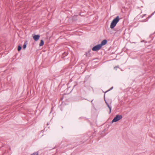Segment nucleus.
Wrapping results in <instances>:
<instances>
[{"label": "nucleus", "instance_id": "obj_6", "mask_svg": "<svg viewBox=\"0 0 155 155\" xmlns=\"http://www.w3.org/2000/svg\"><path fill=\"white\" fill-rule=\"evenodd\" d=\"M106 104H107V107L109 108V110H110L109 114H110L111 111V107H110V106L108 104L107 102H106Z\"/></svg>", "mask_w": 155, "mask_h": 155}, {"label": "nucleus", "instance_id": "obj_1", "mask_svg": "<svg viewBox=\"0 0 155 155\" xmlns=\"http://www.w3.org/2000/svg\"><path fill=\"white\" fill-rule=\"evenodd\" d=\"M120 20V18L118 16H117L112 21L110 25V28L112 29L114 28L115 26L116 25V24L117 23V22L119 21Z\"/></svg>", "mask_w": 155, "mask_h": 155}, {"label": "nucleus", "instance_id": "obj_4", "mask_svg": "<svg viewBox=\"0 0 155 155\" xmlns=\"http://www.w3.org/2000/svg\"><path fill=\"white\" fill-rule=\"evenodd\" d=\"M32 36L35 41H38L39 38L40 37L39 35H32Z\"/></svg>", "mask_w": 155, "mask_h": 155}, {"label": "nucleus", "instance_id": "obj_3", "mask_svg": "<svg viewBox=\"0 0 155 155\" xmlns=\"http://www.w3.org/2000/svg\"><path fill=\"white\" fill-rule=\"evenodd\" d=\"M101 48V47L100 45L99 44L94 47L92 48V50L94 51H97L100 49Z\"/></svg>", "mask_w": 155, "mask_h": 155}, {"label": "nucleus", "instance_id": "obj_9", "mask_svg": "<svg viewBox=\"0 0 155 155\" xmlns=\"http://www.w3.org/2000/svg\"><path fill=\"white\" fill-rule=\"evenodd\" d=\"M38 152H34L33 153L31 154V155H38Z\"/></svg>", "mask_w": 155, "mask_h": 155}, {"label": "nucleus", "instance_id": "obj_2", "mask_svg": "<svg viewBox=\"0 0 155 155\" xmlns=\"http://www.w3.org/2000/svg\"><path fill=\"white\" fill-rule=\"evenodd\" d=\"M122 117L121 115H117L113 119L112 121V122L113 123V122H116L121 119Z\"/></svg>", "mask_w": 155, "mask_h": 155}, {"label": "nucleus", "instance_id": "obj_5", "mask_svg": "<svg viewBox=\"0 0 155 155\" xmlns=\"http://www.w3.org/2000/svg\"><path fill=\"white\" fill-rule=\"evenodd\" d=\"M107 43V41L106 40L104 39L101 41V44L100 45L101 47H102V46L105 45Z\"/></svg>", "mask_w": 155, "mask_h": 155}, {"label": "nucleus", "instance_id": "obj_11", "mask_svg": "<svg viewBox=\"0 0 155 155\" xmlns=\"http://www.w3.org/2000/svg\"><path fill=\"white\" fill-rule=\"evenodd\" d=\"M110 89H109V90H108V91H107L106 92H107V91H110Z\"/></svg>", "mask_w": 155, "mask_h": 155}, {"label": "nucleus", "instance_id": "obj_7", "mask_svg": "<svg viewBox=\"0 0 155 155\" xmlns=\"http://www.w3.org/2000/svg\"><path fill=\"white\" fill-rule=\"evenodd\" d=\"M44 41L42 40H41L40 43L39 44V46H43L44 45Z\"/></svg>", "mask_w": 155, "mask_h": 155}, {"label": "nucleus", "instance_id": "obj_8", "mask_svg": "<svg viewBox=\"0 0 155 155\" xmlns=\"http://www.w3.org/2000/svg\"><path fill=\"white\" fill-rule=\"evenodd\" d=\"M26 47V42H25L23 45V48L24 49H25Z\"/></svg>", "mask_w": 155, "mask_h": 155}, {"label": "nucleus", "instance_id": "obj_10", "mask_svg": "<svg viewBox=\"0 0 155 155\" xmlns=\"http://www.w3.org/2000/svg\"><path fill=\"white\" fill-rule=\"evenodd\" d=\"M21 46L19 45L18 46V50L19 51H20V50H21Z\"/></svg>", "mask_w": 155, "mask_h": 155}]
</instances>
